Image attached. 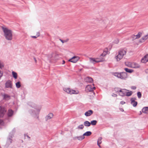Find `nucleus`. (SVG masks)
Segmentation results:
<instances>
[{
    "mask_svg": "<svg viewBox=\"0 0 148 148\" xmlns=\"http://www.w3.org/2000/svg\"><path fill=\"white\" fill-rule=\"evenodd\" d=\"M29 106L32 107L36 110V112L34 110H32L30 109L29 110V112L32 115L34 116V117H36L37 118H38V114L40 110L41 109L42 107L40 106L37 105L33 102L30 103L29 104Z\"/></svg>",
    "mask_w": 148,
    "mask_h": 148,
    "instance_id": "nucleus-1",
    "label": "nucleus"
},
{
    "mask_svg": "<svg viewBox=\"0 0 148 148\" xmlns=\"http://www.w3.org/2000/svg\"><path fill=\"white\" fill-rule=\"evenodd\" d=\"M5 39L8 40H11L12 39V31L8 28L2 26L1 27Z\"/></svg>",
    "mask_w": 148,
    "mask_h": 148,
    "instance_id": "nucleus-2",
    "label": "nucleus"
},
{
    "mask_svg": "<svg viewBox=\"0 0 148 148\" xmlns=\"http://www.w3.org/2000/svg\"><path fill=\"white\" fill-rule=\"evenodd\" d=\"M126 51L124 49H121L119 50L118 55L115 57L117 61H119L121 59L123 56L126 54Z\"/></svg>",
    "mask_w": 148,
    "mask_h": 148,
    "instance_id": "nucleus-3",
    "label": "nucleus"
},
{
    "mask_svg": "<svg viewBox=\"0 0 148 148\" xmlns=\"http://www.w3.org/2000/svg\"><path fill=\"white\" fill-rule=\"evenodd\" d=\"M113 75L115 77L121 79H125L127 77V73L125 72L120 73L115 72L114 73Z\"/></svg>",
    "mask_w": 148,
    "mask_h": 148,
    "instance_id": "nucleus-4",
    "label": "nucleus"
},
{
    "mask_svg": "<svg viewBox=\"0 0 148 148\" xmlns=\"http://www.w3.org/2000/svg\"><path fill=\"white\" fill-rule=\"evenodd\" d=\"M125 64L128 67L132 68L137 69L140 67L139 64L135 62H125Z\"/></svg>",
    "mask_w": 148,
    "mask_h": 148,
    "instance_id": "nucleus-5",
    "label": "nucleus"
},
{
    "mask_svg": "<svg viewBox=\"0 0 148 148\" xmlns=\"http://www.w3.org/2000/svg\"><path fill=\"white\" fill-rule=\"evenodd\" d=\"M63 90L67 93L70 94H77L79 93L78 90H74L68 88H64Z\"/></svg>",
    "mask_w": 148,
    "mask_h": 148,
    "instance_id": "nucleus-6",
    "label": "nucleus"
},
{
    "mask_svg": "<svg viewBox=\"0 0 148 148\" xmlns=\"http://www.w3.org/2000/svg\"><path fill=\"white\" fill-rule=\"evenodd\" d=\"M89 60L90 62L93 64H95L96 63L102 62L104 61V59L102 58H89Z\"/></svg>",
    "mask_w": 148,
    "mask_h": 148,
    "instance_id": "nucleus-7",
    "label": "nucleus"
},
{
    "mask_svg": "<svg viewBox=\"0 0 148 148\" xmlns=\"http://www.w3.org/2000/svg\"><path fill=\"white\" fill-rule=\"evenodd\" d=\"M115 90L116 91L119 95L121 96H123L125 95L126 94V91L128 90L125 89H120L118 88L115 89Z\"/></svg>",
    "mask_w": 148,
    "mask_h": 148,
    "instance_id": "nucleus-8",
    "label": "nucleus"
},
{
    "mask_svg": "<svg viewBox=\"0 0 148 148\" xmlns=\"http://www.w3.org/2000/svg\"><path fill=\"white\" fill-rule=\"evenodd\" d=\"M94 86V84H93L92 85H87L86 88V90L87 91L90 92L93 91L95 89V87L94 86Z\"/></svg>",
    "mask_w": 148,
    "mask_h": 148,
    "instance_id": "nucleus-9",
    "label": "nucleus"
},
{
    "mask_svg": "<svg viewBox=\"0 0 148 148\" xmlns=\"http://www.w3.org/2000/svg\"><path fill=\"white\" fill-rule=\"evenodd\" d=\"M5 87L7 88H12V82L10 80H8L5 84Z\"/></svg>",
    "mask_w": 148,
    "mask_h": 148,
    "instance_id": "nucleus-10",
    "label": "nucleus"
},
{
    "mask_svg": "<svg viewBox=\"0 0 148 148\" xmlns=\"http://www.w3.org/2000/svg\"><path fill=\"white\" fill-rule=\"evenodd\" d=\"M79 59V58L78 56H74L71 58L69 60V61L73 63L76 62Z\"/></svg>",
    "mask_w": 148,
    "mask_h": 148,
    "instance_id": "nucleus-11",
    "label": "nucleus"
},
{
    "mask_svg": "<svg viewBox=\"0 0 148 148\" xmlns=\"http://www.w3.org/2000/svg\"><path fill=\"white\" fill-rule=\"evenodd\" d=\"M148 40V35L147 34L145 35L142 37L140 40L139 42L141 43L144 42L146 40Z\"/></svg>",
    "mask_w": 148,
    "mask_h": 148,
    "instance_id": "nucleus-12",
    "label": "nucleus"
},
{
    "mask_svg": "<svg viewBox=\"0 0 148 148\" xmlns=\"http://www.w3.org/2000/svg\"><path fill=\"white\" fill-rule=\"evenodd\" d=\"M53 116V114L52 113H50L47 115L45 117V121H47L48 120L52 118Z\"/></svg>",
    "mask_w": 148,
    "mask_h": 148,
    "instance_id": "nucleus-13",
    "label": "nucleus"
},
{
    "mask_svg": "<svg viewBox=\"0 0 148 148\" xmlns=\"http://www.w3.org/2000/svg\"><path fill=\"white\" fill-rule=\"evenodd\" d=\"M136 99L134 98H132L131 99V104L134 107L136 106L137 104V102L135 101Z\"/></svg>",
    "mask_w": 148,
    "mask_h": 148,
    "instance_id": "nucleus-14",
    "label": "nucleus"
},
{
    "mask_svg": "<svg viewBox=\"0 0 148 148\" xmlns=\"http://www.w3.org/2000/svg\"><path fill=\"white\" fill-rule=\"evenodd\" d=\"M148 61V54L145 55L141 60V62L144 63H146Z\"/></svg>",
    "mask_w": 148,
    "mask_h": 148,
    "instance_id": "nucleus-15",
    "label": "nucleus"
},
{
    "mask_svg": "<svg viewBox=\"0 0 148 148\" xmlns=\"http://www.w3.org/2000/svg\"><path fill=\"white\" fill-rule=\"evenodd\" d=\"M13 136L12 135H10L8 138L7 141V143L8 145L12 143V138Z\"/></svg>",
    "mask_w": 148,
    "mask_h": 148,
    "instance_id": "nucleus-16",
    "label": "nucleus"
},
{
    "mask_svg": "<svg viewBox=\"0 0 148 148\" xmlns=\"http://www.w3.org/2000/svg\"><path fill=\"white\" fill-rule=\"evenodd\" d=\"M93 113V111L91 110H89L85 113V115L86 116H89L91 115Z\"/></svg>",
    "mask_w": 148,
    "mask_h": 148,
    "instance_id": "nucleus-17",
    "label": "nucleus"
},
{
    "mask_svg": "<svg viewBox=\"0 0 148 148\" xmlns=\"http://www.w3.org/2000/svg\"><path fill=\"white\" fill-rule=\"evenodd\" d=\"M85 80L86 82H91L93 81L92 79L89 77H86Z\"/></svg>",
    "mask_w": 148,
    "mask_h": 148,
    "instance_id": "nucleus-18",
    "label": "nucleus"
},
{
    "mask_svg": "<svg viewBox=\"0 0 148 148\" xmlns=\"http://www.w3.org/2000/svg\"><path fill=\"white\" fill-rule=\"evenodd\" d=\"M108 51L107 50H106L104 51L103 53L101 54L100 55V58H102V57H103L105 56L108 53Z\"/></svg>",
    "mask_w": 148,
    "mask_h": 148,
    "instance_id": "nucleus-19",
    "label": "nucleus"
},
{
    "mask_svg": "<svg viewBox=\"0 0 148 148\" xmlns=\"http://www.w3.org/2000/svg\"><path fill=\"white\" fill-rule=\"evenodd\" d=\"M84 136L83 135L81 136L76 137L74 138V139H77L79 140H81L84 139Z\"/></svg>",
    "mask_w": 148,
    "mask_h": 148,
    "instance_id": "nucleus-20",
    "label": "nucleus"
},
{
    "mask_svg": "<svg viewBox=\"0 0 148 148\" xmlns=\"http://www.w3.org/2000/svg\"><path fill=\"white\" fill-rule=\"evenodd\" d=\"M14 112L13 111L11 110L10 109L8 110V116L9 117L11 116L13 114Z\"/></svg>",
    "mask_w": 148,
    "mask_h": 148,
    "instance_id": "nucleus-21",
    "label": "nucleus"
},
{
    "mask_svg": "<svg viewBox=\"0 0 148 148\" xmlns=\"http://www.w3.org/2000/svg\"><path fill=\"white\" fill-rule=\"evenodd\" d=\"M142 112L143 113H148V107H145L143 108L142 110Z\"/></svg>",
    "mask_w": 148,
    "mask_h": 148,
    "instance_id": "nucleus-22",
    "label": "nucleus"
},
{
    "mask_svg": "<svg viewBox=\"0 0 148 148\" xmlns=\"http://www.w3.org/2000/svg\"><path fill=\"white\" fill-rule=\"evenodd\" d=\"M12 74L13 75V77L15 79H16L17 78V74L16 73L12 71Z\"/></svg>",
    "mask_w": 148,
    "mask_h": 148,
    "instance_id": "nucleus-23",
    "label": "nucleus"
},
{
    "mask_svg": "<svg viewBox=\"0 0 148 148\" xmlns=\"http://www.w3.org/2000/svg\"><path fill=\"white\" fill-rule=\"evenodd\" d=\"M92 134V132L90 131H87L84 134H83V135L84 136H90Z\"/></svg>",
    "mask_w": 148,
    "mask_h": 148,
    "instance_id": "nucleus-24",
    "label": "nucleus"
},
{
    "mask_svg": "<svg viewBox=\"0 0 148 148\" xmlns=\"http://www.w3.org/2000/svg\"><path fill=\"white\" fill-rule=\"evenodd\" d=\"M124 70L128 73H131L134 72V70L132 69H130L127 68H125Z\"/></svg>",
    "mask_w": 148,
    "mask_h": 148,
    "instance_id": "nucleus-25",
    "label": "nucleus"
},
{
    "mask_svg": "<svg viewBox=\"0 0 148 148\" xmlns=\"http://www.w3.org/2000/svg\"><path fill=\"white\" fill-rule=\"evenodd\" d=\"M84 125L86 127H89L90 125V123L88 121H86L84 122Z\"/></svg>",
    "mask_w": 148,
    "mask_h": 148,
    "instance_id": "nucleus-26",
    "label": "nucleus"
},
{
    "mask_svg": "<svg viewBox=\"0 0 148 148\" xmlns=\"http://www.w3.org/2000/svg\"><path fill=\"white\" fill-rule=\"evenodd\" d=\"M3 96L4 99L6 100L9 99L10 98V96L7 94H4Z\"/></svg>",
    "mask_w": 148,
    "mask_h": 148,
    "instance_id": "nucleus-27",
    "label": "nucleus"
},
{
    "mask_svg": "<svg viewBox=\"0 0 148 148\" xmlns=\"http://www.w3.org/2000/svg\"><path fill=\"white\" fill-rule=\"evenodd\" d=\"M142 33L141 32H139L138 34L136 35H135L136 38V39L140 38V36H142Z\"/></svg>",
    "mask_w": 148,
    "mask_h": 148,
    "instance_id": "nucleus-28",
    "label": "nucleus"
},
{
    "mask_svg": "<svg viewBox=\"0 0 148 148\" xmlns=\"http://www.w3.org/2000/svg\"><path fill=\"white\" fill-rule=\"evenodd\" d=\"M132 91H130L129 92H127V91H126L125 95L127 96H130L132 95Z\"/></svg>",
    "mask_w": 148,
    "mask_h": 148,
    "instance_id": "nucleus-29",
    "label": "nucleus"
},
{
    "mask_svg": "<svg viewBox=\"0 0 148 148\" xmlns=\"http://www.w3.org/2000/svg\"><path fill=\"white\" fill-rule=\"evenodd\" d=\"M16 85L17 88H19L21 86L20 82H18L16 83Z\"/></svg>",
    "mask_w": 148,
    "mask_h": 148,
    "instance_id": "nucleus-30",
    "label": "nucleus"
},
{
    "mask_svg": "<svg viewBox=\"0 0 148 148\" xmlns=\"http://www.w3.org/2000/svg\"><path fill=\"white\" fill-rule=\"evenodd\" d=\"M84 126L82 124L79 125L77 128L78 129L82 130L84 128Z\"/></svg>",
    "mask_w": 148,
    "mask_h": 148,
    "instance_id": "nucleus-31",
    "label": "nucleus"
},
{
    "mask_svg": "<svg viewBox=\"0 0 148 148\" xmlns=\"http://www.w3.org/2000/svg\"><path fill=\"white\" fill-rule=\"evenodd\" d=\"M97 121L96 120H93L91 121L90 123V124H91L92 125H95L97 123Z\"/></svg>",
    "mask_w": 148,
    "mask_h": 148,
    "instance_id": "nucleus-32",
    "label": "nucleus"
},
{
    "mask_svg": "<svg viewBox=\"0 0 148 148\" xmlns=\"http://www.w3.org/2000/svg\"><path fill=\"white\" fill-rule=\"evenodd\" d=\"M102 139V138L101 137H99L97 140V143L101 144L102 142L101 140Z\"/></svg>",
    "mask_w": 148,
    "mask_h": 148,
    "instance_id": "nucleus-33",
    "label": "nucleus"
},
{
    "mask_svg": "<svg viewBox=\"0 0 148 148\" xmlns=\"http://www.w3.org/2000/svg\"><path fill=\"white\" fill-rule=\"evenodd\" d=\"M4 67V64L3 63L0 61V68L2 69Z\"/></svg>",
    "mask_w": 148,
    "mask_h": 148,
    "instance_id": "nucleus-34",
    "label": "nucleus"
},
{
    "mask_svg": "<svg viewBox=\"0 0 148 148\" xmlns=\"http://www.w3.org/2000/svg\"><path fill=\"white\" fill-rule=\"evenodd\" d=\"M137 96L139 98H140L141 97L142 95L140 92H138Z\"/></svg>",
    "mask_w": 148,
    "mask_h": 148,
    "instance_id": "nucleus-35",
    "label": "nucleus"
},
{
    "mask_svg": "<svg viewBox=\"0 0 148 148\" xmlns=\"http://www.w3.org/2000/svg\"><path fill=\"white\" fill-rule=\"evenodd\" d=\"M131 38H132V40H133L136 39L135 36V35H133L131 36Z\"/></svg>",
    "mask_w": 148,
    "mask_h": 148,
    "instance_id": "nucleus-36",
    "label": "nucleus"
},
{
    "mask_svg": "<svg viewBox=\"0 0 148 148\" xmlns=\"http://www.w3.org/2000/svg\"><path fill=\"white\" fill-rule=\"evenodd\" d=\"M4 123L2 120H0V125H3Z\"/></svg>",
    "mask_w": 148,
    "mask_h": 148,
    "instance_id": "nucleus-37",
    "label": "nucleus"
},
{
    "mask_svg": "<svg viewBox=\"0 0 148 148\" xmlns=\"http://www.w3.org/2000/svg\"><path fill=\"white\" fill-rule=\"evenodd\" d=\"M60 40L62 43L66 42L68 41V40H63L61 39H60Z\"/></svg>",
    "mask_w": 148,
    "mask_h": 148,
    "instance_id": "nucleus-38",
    "label": "nucleus"
},
{
    "mask_svg": "<svg viewBox=\"0 0 148 148\" xmlns=\"http://www.w3.org/2000/svg\"><path fill=\"white\" fill-rule=\"evenodd\" d=\"M3 75V73L0 70V79Z\"/></svg>",
    "mask_w": 148,
    "mask_h": 148,
    "instance_id": "nucleus-39",
    "label": "nucleus"
},
{
    "mask_svg": "<svg viewBox=\"0 0 148 148\" xmlns=\"http://www.w3.org/2000/svg\"><path fill=\"white\" fill-rule=\"evenodd\" d=\"M125 103V102L124 101H122L120 102V103L122 105H123Z\"/></svg>",
    "mask_w": 148,
    "mask_h": 148,
    "instance_id": "nucleus-40",
    "label": "nucleus"
},
{
    "mask_svg": "<svg viewBox=\"0 0 148 148\" xmlns=\"http://www.w3.org/2000/svg\"><path fill=\"white\" fill-rule=\"evenodd\" d=\"M131 88L133 90H135L136 89V87L135 86H132L131 87Z\"/></svg>",
    "mask_w": 148,
    "mask_h": 148,
    "instance_id": "nucleus-41",
    "label": "nucleus"
},
{
    "mask_svg": "<svg viewBox=\"0 0 148 148\" xmlns=\"http://www.w3.org/2000/svg\"><path fill=\"white\" fill-rule=\"evenodd\" d=\"M36 36L37 37H38L40 36V33L39 32H37L36 34Z\"/></svg>",
    "mask_w": 148,
    "mask_h": 148,
    "instance_id": "nucleus-42",
    "label": "nucleus"
},
{
    "mask_svg": "<svg viewBox=\"0 0 148 148\" xmlns=\"http://www.w3.org/2000/svg\"><path fill=\"white\" fill-rule=\"evenodd\" d=\"M112 96L113 97H117V95L116 94H113L112 95Z\"/></svg>",
    "mask_w": 148,
    "mask_h": 148,
    "instance_id": "nucleus-43",
    "label": "nucleus"
},
{
    "mask_svg": "<svg viewBox=\"0 0 148 148\" xmlns=\"http://www.w3.org/2000/svg\"><path fill=\"white\" fill-rule=\"evenodd\" d=\"M25 137H27L28 139V140H29L30 139V137L28 135H26L25 136Z\"/></svg>",
    "mask_w": 148,
    "mask_h": 148,
    "instance_id": "nucleus-44",
    "label": "nucleus"
},
{
    "mask_svg": "<svg viewBox=\"0 0 148 148\" xmlns=\"http://www.w3.org/2000/svg\"><path fill=\"white\" fill-rule=\"evenodd\" d=\"M52 57V56L51 55H50L49 56V59H50V58H51Z\"/></svg>",
    "mask_w": 148,
    "mask_h": 148,
    "instance_id": "nucleus-45",
    "label": "nucleus"
},
{
    "mask_svg": "<svg viewBox=\"0 0 148 148\" xmlns=\"http://www.w3.org/2000/svg\"><path fill=\"white\" fill-rule=\"evenodd\" d=\"M6 110H4L3 111V112H2V114H4L6 112Z\"/></svg>",
    "mask_w": 148,
    "mask_h": 148,
    "instance_id": "nucleus-46",
    "label": "nucleus"
},
{
    "mask_svg": "<svg viewBox=\"0 0 148 148\" xmlns=\"http://www.w3.org/2000/svg\"><path fill=\"white\" fill-rule=\"evenodd\" d=\"M31 37L32 38H36L37 37V36H32Z\"/></svg>",
    "mask_w": 148,
    "mask_h": 148,
    "instance_id": "nucleus-47",
    "label": "nucleus"
},
{
    "mask_svg": "<svg viewBox=\"0 0 148 148\" xmlns=\"http://www.w3.org/2000/svg\"><path fill=\"white\" fill-rule=\"evenodd\" d=\"M120 110H121V111H122V112L124 111L123 109L121 108L120 109Z\"/></svg>",
    "mask_w": 148,
    "mask_h": 148,
    "instance_id": "nucleus-48",
    "label": "nucleus"
},
{
    "mask_svg": "<svg viewBox=\"0 0 148 148\" xmlns=\"http://www.w3.org/2000/svg\"><path fill=\"white\" fill-rule=\"evenodd\" d=\"M98 144V143H97V145H98V146H99V147H101V146L100 145V144Z\"/></svg>",
    "mask_w": 148,
    "mask_h": 148,
    "instance_id": "nucleus-49",
    "label": "nucleus"
},
{
    "mask_svg": "<svg viewBox=\"0 0 148 148\" xmlns=\"http://www.w3.org/2000/svg\"><path fill=\"white\" fill-rule=\"evenodd\" d=\"M65 63V61L64 60H63V63H62V64H64Z\"/></svg>",
    "mask_w": 148,
    "mask_h": 148,
    "instance_id": "nucleus-50",
    "label": "nucleus"
},
{
    "mask_svg": "<svg viewBox=\"0 0 148 148\" xmlns=\"http://www.w3.org/2000/svg\"><path fill=\"white\" fill-rule=\"evenodd\" d=\"M13 132H15V129H13Z\"/></svg>",
    "mask_w": 148,
    "mask_h": 148,
    "instance_id": "nucleus-51",
    "label": "nucleus"
},
{
    "mask_svg": "<svg viewBox=\"0 0 148 148\" xmlns=\"http://www.w3.org/2000/svg\"><path fill=\"white\" fill-rule=\"evenodd\" d=\"M142 114V112L141 111L140 112V114Z\"/></svg>",
    "mask_w": 148,
    "mask_h": 148,
    "instance_id": "nucleus-52",
    "label": "nucleus"
},
{
    "mask_svg": "<svg viewBox=\"0 0 148 148\" xmlns=\"http://www.w3.org/2000/svg\"><path fill=\"white\" fill-rule=\"evenodd\" d=\"M146 72H148V69H147V70H146Z\"/></svg>",
    "mask_w": 148,
    "mask_h": 148,
    "instance_id": "nucleus-53",
    "label": "nucleus"
},
{
    "mask_svg": "<svg viewBox=\"0 0 148 148\" xmlns=\"http://www.w3.org/2000/svg\"><path fill=\"white\" fill-rule=\"evenodd\" d=\"M35 62L36 61V60L35 59H34Z\"/></svg>",
    "mask_w": 148,
    "mask_h": 148,
    "instance_id": "nucleus-54",
    "label": "nucleus"
},
{
    "mask_svg": "<svg viewBox=\"0 0 148 148\" xmlns=\"http://www.w3.org/2000/svg\"><path fill=\"white\" fill-rule=\"evenodd\" d=\"M1 111H0V113H1Z\"/></svg>",
    "mask_w": 148,
    "mask_h": 148,
    "instance_id": "nucleus-55",
    "label": "nucleus"
}]
</instances>
